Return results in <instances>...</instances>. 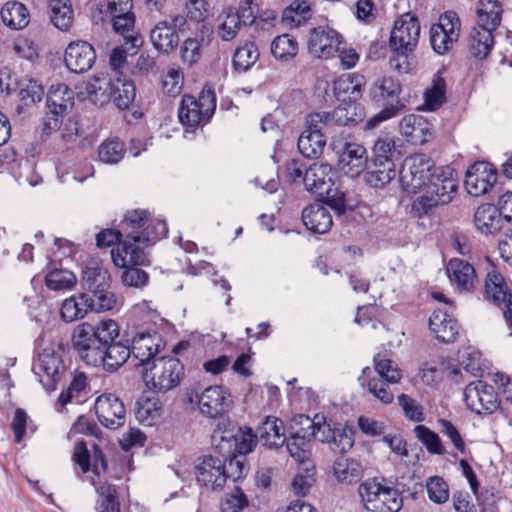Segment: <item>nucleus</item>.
Instances as JSON below:
<instances>
[{"label": "nucleus", "mask_w": 512, "mask_h": 512, "mask_svg": "<svg viewBox=\"0 0 512 512\" xmlns=\"http://www.w3.org/2000/svg\"><path fill=\"white\" fill-rule=\"evenodd\" d=\"M149 212L136 209L128 211L120 223L124 240L121 247L111 251L116 266H125L127 263L148 264L147 255L141 247L142 230L148 222Z\"/></svg>", "instance_id": "f257e3e1"}, {"label": "nucleus", "mask_w": 512, "mask_h": 512, "mask_svg": "<svg viewBox=\"0 0 512 512\" xmlns=\"http://www.w3.org/2000/svg\"><path fill=\"white\" fill-rule=\"evenodd\" d=\"M458 191V182L452 176V169L439 167L434 170L423 193L417 197L411 207L412 213L422 218L435 208L449 204Z\"/></svg>", "instance_id": "f03ea898"}, {"label": "nucleus", "mask_w": 512, "mask_h": 512, "mask_svg": "<svg viewBox=\"0 0 512 512\" xmlns=\"http://www.w3.org/2000/svg\"><path fill=\"white\" fill-rule=\"evenodd\" d=\"M132 0H107L106 3L97 5V10L104 17H109L114 31L125 40V44H130L135 51L143 45V38L135 30V14L132 11Z\"/></svg>", "instance_id": "7ed1b4c3"}, {"label": "nucleus", "mask_w": 512, "mask_h": 512, "mask_svg": "<svg viewBox=\"0 0 512 512\" xmlns=\"http://www.w3.org/2000/svg\"><path fill=\"white\" fill-rule=\"evenodd\" d=\"M401 90L400 82L391 76H383L374 81L369 89V96L372 101L384 108L367 120L366 129H373L381 122L397 115L404 107L400 101Z\"/></svg>", "instance_id": "20e7f679"}, {"label": "nucleus", "mask_w": 512, "mask_h": 512, "mask_svg": "<svg viewBox=\"0 0 512 512\" xmlns=\"http://www.w3.org/2000/svg\"><path fill=\"white\" fill-rule=\"evenodd\" d=\"M359 495L367 510L372 512H399L403 498L383 477L368 478L359 485Z\"/></svg>", "instance_id": "39448f33"}, {"label": "nucleus", "mask_w": 512, "mask_h": 512, "mask_svg": "<svg viewBox=\"0 0 512 512\" xmlns=\"http://www.w3.org/2000/svg\"><path fill=\"white\" fill-rule=\"evenodd\" d=\"M184 377V365L174 357H158L143 369L146 386L155 392L166 393L176 388Z\"/></svg>", "instance_id": "423d86ee"}, {"label": "nucleus", "mask_w": 512, "mask_h": 512, "mask_svg": "<svg viewBox=\"0 0 512 512\" xmlns=\"http://www.w3.org/2000/svg\"><path fill=\"white\" fill-rule=\"evenodd\" d=\"M438 168L426 154H415L405 159L399 172L401 188L408 194L423 193L434 170Z\"/></svg>", "instance_id": "0eeeda50"}, {"label": "nucleus", "mask_w": 512, "mask_h": 512, "mask_svg": "<svg viewBox=\"0 0 512 512\" xmlns=\"http://www.w3.org/2000/svg\"><path fill=\"white\" fill-rule=\"evenodd\" d=\"M216 109V96L212 90H202L198 98L186 94L182 97L178 117L184 126L195 128L207 123Z\"/></svg>", "instance_id": "6e6552de"}, {"label": "nucleus", "mask_w": 512, "mask_h": 512, "mask_svg": "<svg viewBox=\"0 0 512 512\" xmlns=\"http://www.w3.org/2000/svg\"><path fill=\"white\" fill-rule=\"evenodd\" d=\"M185 396L188 403L198 405L202 415L212 419L221 417L230 405V394L223 386H210L201 393L188 389Z\"/></svg>", "instance_id": "1a4fd4ad"}, {"label": "nucleus", "mask_w": 512, "mask_h": 512, "mask_svg": "<svg viewBox=\"0 0 512 512\" xmlns=\"http://www.w3.org/2000/svg\"><path fill=\"white\" fill-rule=\"evenodd\" d=\"M483 297L503 311L506 324L512 334V289L504 276L495 268L486 275Z\"/></svg>", "instance_id": "9d476101"}, {"label": "nucleus", "mask_w": 512, "mask_h": 512, "mask_svg": "<svg viewBox=\"0 0 512 512\" xmlns=\"http://www.w3.org/2000/svg\"><path fill=\"white\" fill-rule=\"evenodd\" d=\"M329 127L319 113H311L306 118V129L298 138L299 152L308 159L319 158L326 146V132Z\"/></svg>", "instance_id": "9b49d317"}, {"label": "nucleus", "mask_w": 512, "mask_h": 512, "mask_svg": "<svg viewBox=\"0 0 512 512\" xmlns=\"http://www.w3.org/2000/svg\"><path fill=\"white\" fill-rule=\"evenodd\" d=\"M420 23L418 18L405 13L399 17L391 31L389 45L393 51L409 54L415 49L420 37Z\"/></svg>", "instance_id": "f8f14e48"}, {"label": "nucleus", "mask_w": 512, "mask_h": 512, "mask_svg": "<svg viewBox=\"0 0 512 512\" xmlns=\"http://www.w3.org/2000/svg\"><path fill=\"white\" fill-rule=\"evenodd\" d=\"M72 345L88 365L95 367L100 361L102 350L106 347L101 342V338L95 335L93 324L88 322H83L74 328Z\"/></svg>", "instance_id": "ddd939ff"}, {"label": "nucleus", "mask_w": 512, "mask_h": 512, "mask_svg": "<svg viewBox=\"0 0 512 512\" xmlns=\"http://www.w3.org/2000/svg\"><path fill=\"white\" fill-rule=\"evenodd\" d=\"M33 371L47 391H54L66 372V366L61 354L54 350L44 349L34 362Z\"/></svg>", "instance_id": "4468645a"}, {"label": "nucleus", "mask_w": 512, "mask_h": 512, "mask_svg": "<svg viewBox=\"0 0 512 512\" xmlns=\"http://www.w3.org/2000/svg\"><path fill=\"white\" fill-rule=\"evenodd\" d=\"M95 413L99 422L106 428L116 430L126 421V408L123 401L113 393H103L97 397Z\"/></svg>", "instance_id": "2eb2a0df"}, {"label": "nucleus", "mask_w": 512, "mask_h": 512, "mask_svg": "<svg viewBox=\"0 0 512 512\" xmlns=\"http://www.w3.org/2000/svg\"><path fill=\"white\" fill-rule=\"evenodd\" d=\"M467 407L477 413H492L499 407L497 395L492 385L482 380L469 383L464 389Z\"/></svg>", "instance_id": "dca6fc26"}, {"label": "nucleus", "mask_w": 512, "mask_h": 512, "mask_svg": "<svg viewBox=\"0 0 512 512\" xmlns=\"http://www.w3.org/2000/svg\"><path fill=\"white\" fill-rule=\"evenodd\" d=\"M197 482L212 491H221L225 486V460L219 456L203 455L195 466Z\"/></svg>", "instance_id": "f3484780"}, {"label": "nucleus", "mask_w": 512, "mask_h": 512, "mask_svg": "<svg viewBox=\"0 0 512 512\" xmlns=\"http://www.w3.org/2000/svg\"><path fill=\"white\" fill-rule=\"evenodd\" d=\"M295 422L301 427L291 432L285 442L286 447L291 457L302 464H306L310 454L309 442L315 436L314 424L311 418L306 415H299Z\"/></svg>", "instance_id": "a211bd4d"}, {"label": "nucleus", "mask_w": 512, "mask_h": 512, "mask_svg": "<svg viewBox=\"0 0 512 512\" xmlns=\"http://www.w3.org/2000/svg\"><path fill=\"white\" fill-rule=\"evenodd\" d=\"M183 22H185L183 17L176 16L172 22L159 21L150 30V42L158 53L169 55L177 49L180 38L176 27Z\"/></svg>", "instance_id": "6ab92c4d"}, {"label": "nucleus", "mask_w": 512, "mask_h": 512, "mask_svg": "<svg viewBox=\"0 0 512 512\" xmlns=\"http://www.w3.org/2000/svg\"><path fill=\"white\" fill-rule=\"evenodd\" d=\"M497 181V171L492 164L478 161L471 165L465 175V187L472 196L486 194Z\"/></svg>", "instance_id": "aec40b11"}, {"label": "nucleus", "mask_w": 512, "mask_h": 512, "mask_svg": "<svg viewBox=\"0 0 512 512\" xmlns=\"http://www.w3.org/2000/svg\"><path fill=\"white\" fill-rule=\"evenodd\" d=\"M161 337L156 332L142 331L136 333L130 345V355L139 362L135 366H150L161 346Z\"/></svg>", "instance_id": "412c9836"}, {"label": "nucleus", "mask_w": 512, "mask_h": 512, "mask_svg": "<svg viewBox=\"0 0 512 512\" xmlns=\"http://www.w3.org/2000/svg\"><path fill=\"white\" fill-rule=\"evenodd\" d=\"M342 43V36L334 29L317 27L310 32L309 52L318 58L334 56Z\"/></svg>", "instance_id": "4be33fe9"}, {"label": "nucleus", "mask_w": 512, "mask_h": 512, "mask_svg": "<svg viewBox=\"0 0 512 512\" xmlns=\"http://www.w3.org/2000/svg\"><path fill=\"white\" fill-rule=\"evenodd\" d=\"M65 64L74 73H84L92 68L96 52L86 41L71 42L65 50Z\"/></svg>", "instance_id": "5701e85b"}, {"label": "nucleus", "mask_w": 512, "mask_h": 512, "mask_svg": "<svg viewBox=\"0 0 512 512\" xmlns=\"http://www.w3.org/2000/svg\"><path fill=\"white\" fill-rule=\"evenodd\" d=\"M338 107L331 112H318L328 127L331 125L353 126L364 119V109L355 101H340Z\"/></svg>", "instance_id": "b1692460"}, {"label": "nucleus", "mask_w": 512, "mask_h": 512, "mask_svg": "<svg viewBox=\"0 0 512 512\" xmlns=\"http://www.w3.org/2000/svg\"><path fill=\"white\" fill-rule=\"evenodd\" d=\"M446 272L450 282L460 292H472L477 283L475 268L468 261L453 258L446 266Z\"/></svg>", "instance_id": "393cba45"}, {"label": "nucleus", "mask_w": 512, "mask_h": 512, "mask_svg": "<svg viewBox=\"0 0 512 512\" xmlns=\"http://www.w3.org/2000/svg\"><path fill=\"white\" fill-rule=\"evenodd\" d=\"M429 328L443 343H452L459 334V324L455 318L441 309L435 310L429 318Z\"/></svg>", "instance_id": "a878e982"}, {"label": "nucleus", "mask_w": 512, "mask_h": 512, "mask_svg": "<svg viewBox=\"0 0 512 512\" xmlns=\"http://www.w3.org/2000/svg\"><path fill=\"white\" fill-rule=\"evenodd\" d=\"M366 165V149L357 143H346L339 156L340 169L354 177L358 176Z\"/></svg>", "instance_id": "bb28decb"}, {"label": "nucleus", "mask_w": 512, "mask_h": 512, "mask_svg": "<svg viewBox=\"0 0 512 512\" xmlns=\"http://www.w3.org/2000/svg\"><path fill=\"white\" fill-rule=\"evenodd\" d=\"M332 166L328 163H313L305 169L303 183L307 191L324 195V190L332 184Z\"/></svg>", "instance_id": "cd10ccee"}, {"label": "nucleus", "mask_w": 512, "mask_h": 512, "mask_svg": "<svg viewBox=\"0 0 512 512\" xmlns=\"http://www.w3.org/2000/svg\"><path fill=\"white\" fill-rule=\"evenodd\" d=\"M400 132L408 142L423 144L431 135L430 123L421 115H406L400 122Z\"/></svg>", "instance_id": "c85d7f7f"}, {"label": "nucleus", "mask_w": 512, "mask_h": 512, "mask_svg": "<svg viewBox=\"0 0 512 512\" xmlns=\"http://www.w3.org/2000/svg\"><path fill=\"white\" fill-rule=\"evenodd\" d=\"M302 221L308 230L319 234L328 232L333 225L330 212L321 203H313L304 208Z\"/></svg>", "instance_id": "c756f323"}, {"label": "nucleus", "mask_w": 512, "mask_h": 512, "mask_svg": "<svg viewBox=\"0 0 512 512\" xmlns=\"http://www.w3.org/2000/svg\"><path fill=\"white\" fill-rule=\"evenodd\" d=\"M81 281L83 288L93 294L98 290L110 288L111 276L100 263L90 261L82 270Z\"/></svg>", "instance_id": "7c9ffc66"}, {"label": "nucleus", "mask_w": 512, "mask_h": 512, "mask_svg": "<svg viewBox=\"0 0 512 512\" xmlns=\"http://www.w3.org/2000/svg\"><path fill=\"white\" fill-rule=\"evenodd\" d=\"M365 83L364 76L358 73L342 76L334 82V95L339 101H355L362 97V87Z\"/></svg>", "instance_id": "2f4dec72"}, {"label": "nucleus", "mask_w": 512, "mask_h": 512, "mask_svg": "<svg viewBox=\"0 0 512 512\" xmlns=\"http://www.w3.org/2000/svg\"><path fill=\"white\" fill-rule=\"evenodd\" d=\"M257 431L260 441L269 448L282 447L287 440L283 421L273 416H267Z\"/></svg>", "instance_id": "473e14b6"}, {"label": "nucleus", "mask_w": 512, "mask_h": 512, "mask_svg": "<svg viewBox=\"0 0 512 512\" xmlns=\"http://www.w3.org/2000/svg\"><path fill=\"white\" fill-rule=\"evenodd\" d=\"M258 436L254 435L251 430L248 432H239L236 435H225L223 432L220 435V442L215 445L216 449L219 450V453L227 446V452H234L237 455H243L246 457L248 453H250L254 447L256 446V438Z\"/></svg>", "instance_id": "72a5a7b5"}, {"label": "nucleus", "mask_w": 512, "mask_h": 512, "mask_svg": "<svg viewBox=\"0 0 512 512\" xmlns=\"http://www.w3.org/2000/svg\"><path fill=\"white\" fill-rule=\"evenodd\" d=\"M396 176L394 161L378 162L371 160L364 174V180L372 188H384Z\"/></svg>", "instance_id": "f704fd0d"}, {"label": "nucleus", "mask_w": 512, "mask_h": 512, "mask_svg": "<svg viewBox=\"0 0 512 512\" xmlns=\"http://www.w3.org/2000/svg\"><path fill=\"white\" fill-rule=\"evenodd\" d=\"M130 356L129 344H125L122 341L114 342L102 350L97 366H102L108 372H115Z\"/></svg>", "instance_id": "c9c22d12"}, {"label": "nucleus", "mask_w": 512, "mask_h": 512, "mask_svg": "<svg viewBox=\"0 0 512 512\" xmlns=\"http://www.w3.org/2000/svg\"><path fill=\"white\" fill-rule=\"evenodd\" d=\"M474 222L478 230L484 234H495L502 228L503 217L497 206L483 204L474 214Z\"/></svg>", "instance_id": "e433bc0d"}, {"label": "nucleus", "mask_w": 512, "mask_h": 512, "mask_svg": "<svg viewBox=\"0 0 512 512\" xmlns=\"http://www.w3.org/2000/svg\"><path fill=\"white\" fill-rule=\"evenodd\" d=\"M372 369L365 367L362 370L361 376L358 381L362 387L366 388L376 399L383 404H391L394 401V394L389 389V382L383 379H377L376 376H371Z\"/></svg>", "instance_id": "4c0bfd02"}, {"label": "nucleus", "mask_w": 512, "mask_h": 512, "mask_svg": "<svg viewBox=\"0 0 512 512\" xmlns=\"http://www.w3.org/2000/svg\"><path fill=\"white\" fill-rule=\"evenodd\" d=\"M493 29L479 26L474 28L468 39V48L471 55L477 59H485L493 45Z\"/></svg>", "instance_id": "58836bf2"}, {"label": "nucleus", "mask_w": 512, "mask_h": 512, "mask_svg": "<svg viewBox=\"0 0 512 512\" xmlns=\"http://www.w3.org/2000/svg\"><path fill=\"white\" fill-rule=\"evenodd\" d=\"M90 301L89 293H80L79 295L67 298L62 303L60 309L62 319L67 323H71L84 318L91 311Z\"/></svg>", "instance_id": "ea45409f"}, {"label": "nucleus", "mask_w": 512, "mask_h": 512, "mask_svg": "<svg viewBox=\"0 0 512 512\" xmlns=\"http://www.w3.org/2000/svg\"><path fill=\"white\" fill-rule=\"evenodd\" d=\"M3 23L14 30L25 28L30 22L26 6L20 2H7L0 12Z\"/></svg>", "instance_id": "a19ab883"}, {"label": "nucleus", "mask_w": 512, "mask_h": 512, "mask_svg": "<svg viewBox=\"0 0 512 512\" xmlns=\"http://www.w3.org/2000/svg\"><path fill=\"white\" fill-rule=\"evenodd\" d=\"M73 99V91L66 84L51 86L47 94L48 112L54 116L63 115Z\"/></svg>", "instance_id": "79ce46f5"}, {"label": "nucleus", "mask_w": 512, "mask_h": 512, "mask_svg": "<svg viewBox=\"0 0 512 512\" xmlns=\"http://www.w3.org/2000/svg\"><path fill=\"white\" fill-rule=\"evenodd\" d=\"M96 493V512H121V504L115 485L106 481L102 482L96 486Z\"/></svg>", "instance_id": "37998d69"}, {"label": "nucleus", "mask_w": 512, "mask_h": 512, "mask_svg": "<svg viewBox=\"0 0 512 512\" xmlns=\"http://www.w3.org/2000/svg\"><path fill=\"white\" fill-rule=\"evenodd\" d=\"M110 97L119 109H128L136 96L134 83L129 79L117 77L109 81Z\"/></svg>", "instance_id": "c03bdc74"}, {"label": "nucleus", "mask_w": 512, "mask_h": 512, "mask_svg": "<svg viewBox=\"0 0 512 512\" xmlns=\"http://www.w3.org/2000/svg\"><path fill=\"white\" fill-rule=\"evenodd\" d=\"M333 472L339 482L351 484L361 478L363 467L357 460L341 455L334 462Z\"/></svg>", "instance_id": "a18cd8bd"}, {"label": "nucleus", "mask_w": 512, "mask_h": 512, "mask_svg": "<svg viewBox=\"0 0 512 512\" xmlns=\"http://www.w3.org/2000/svg\"><path fill=\"white\" fill-rule=\"evenodd\" d=\"M478 25L495 30L501 23L502 7L498 0H479Z\"/></svg>", "instance_id": "49530a36"}, {"label": "nucleus", "mask_w": 512, "mask_h": 512, "mask_svg": "<svg viewBox=\"0 0 512 512\" xmlns=\"http://www.w3.org/2000/svg\"><path fill=\"white\" fill-rule=\"evenodd\" d=\"M51 22L60 30H68L72 24L73 10L70 0H50Z\"/></svg>", "instance_id": "de8ad7c7"}, {"label": "nucleus", "mask_w": 512, "mask_h": 512, "mask_svg": "<svg viewBox=\"0 0 512 512\" xmlns=\"http://www.w3.org/2000/svg\"><path fill=\"white\" fill-rule=\"evenodd\" d=\"M374 370L377 374V379H383L391 384L400 382L402 378L401 370L398 364L393 360L386 358L380 353L376 354L373 359Z\"/></svg>", "instance_id": "09e8293b"}, {"label": "nucleus", "mask_w": 512, "mask_h": 512, "mask_svg": "<svg viewBox=\"0 0 512 512\" xmlns=\"http://www.w3.org/2000/svg\"><path fill=\"white\" fill-rule=\"evenodd\" d=\"M259 50L255 43L248 42L238 47L233 55V67L238 72H247L258 60Z\"/></svg>", "instance_id": "8fccbe9b"}, {"label": "nucleus", "mask_w": 512, "mask_h": 512, "mask_svg": "<svg viewBox=\"0 0 512 512\" xmlns=\"http://www.w3.org/2000/svg\"><path fill=\"white\" fill-rule=\"evenodd\" d=\"M271 52L275 58L288 61L296 56L298 43L289 34H282L272 41Z\"/></svg>", "instance_id": "3c124183"}, {"label": "nucleus", "mask_w": 512, "mask_h": 512, "mask_svg": "<svg viewBox=\"0 0 512 512\" xmlns=\"http://www.w3.org/2000/svg\"><path fill=\"white\" fill-rule=\"evenodd\" d=\"M311 17V8L306 1H293L283 11L282 21L286 25L298 27Z\"/></svg>", "instance_id": "603ef678"}, {"label": "nucleus", "mask_w": 512, "mask_h": 512, "mask_svg": "<svg viewBox=\"0 0 512 512\" xmlns=\"http://www.w3.org/2000/svg\"><path fill=\"white\" fill-rule=\"evenodd\" d=\"M220 24L217 34L223 41H232L239 33L241 25L239 17L232 14V7H229L219 15Z\"/></svg>", "instance_id": "864d4df0"}, {"label": "nucleus", "mask_w": 512, "mask_h": 512, "mask_svg": "<svg viewBox=\"0 0 512 512\" xmlns=\"http://www.w3.org/2000/svg\"><path fill=\"white\" fill-rule=\"evenodd\" d=\"M126 152L125 145L118 138L105 140L98 148L99 159L103 163L116 164Z\"/></svg>", "instance_id": "5fc2aeb1"}, {"label": "nucleus", "mask_w": 512, "mask_h": 512, "mask_svg": "<svg viewBox=\"0 0 512 512\" xmlns=\"http://www.w3.org/2000/svg\"><path fill=\"white\" fill-rule=\"evenodd\" d=\"M168 233V227L164 220L149 218L145 228L142 230L141 247L154 244L158 240L164 238Z\"/></svg>", "instance_id": "6e6d98bb"}, {"label": "nucleus", "mask_w": 512, "mask_h": 512, "mask_svg": "<svg viewBox=\"0 0 512 512\" xmlns=\"http://www.w3.org/2000/svg\"><path fill=\"white\" fill-rule=\"evenodd\" d=\"M417 439L426 447L429 453L435 455H443L446 450L437 433L424 425H417L414 428Z\"/></svg>", "instance_id": "4d7b16f0"}, {"label": "nucleus", "mask_w": 512, "mask_h": 512, "mask_svg": "<svg viewBox=\"0 0 512 512\" xmlns=\"http://www.w3.org/2000/svg\"><path fill=\"white\" fill-rule=\"evenodd\" d=\"M18 95L25 105L41 101L44 89L41 84L31 78H22L18 84Z\"/></svg>", "instance_id": "13d9d810"}, {"label": "nucleus", "mask_w": 512, "mask_h": 512, "mask_svg": "<svg viewBox=\"0 0 512 512\" xmlns=\"http://www.w3.org/2000/svg\"><path fill=\"white\" fill-rule=\"evenodd\" d=\"M160 409L161 403L157 398H142L137 402L135 415L140 422L150 426L160 415Z\"/></svg>", "instance_id": "bf43d9fd"}, {"label": "nucleus", "mask_w": 512, "mask_h": 512, "mask_svg": "<svg viewBox=\"0 0 512 512\" xmlns=\"http://www.w3.org/2000/svg\"><path fill=\"white\" fill-rule=\"evenodd\" d=\"M222 459L225 460V482L228 479L238 481L247 473L246 457L243 455L230 452L227 456L223 455Z\"/></svg>", "instance_id": "052dcab7"}, {"label": "nucleus", "mask_w": 512, "mask_h": 512, "mask_svg": "<svg viewBox=\"0 0 512 512\" xmlns=\"http://www.w3.org/2000/svg\"><path fill=\"white\" fill-rule=\"evenodd\" d=\"M446 81L439 74L435 75L432 87L427 89L424 97L427 106L431 110L440 107L446 100Z\"/></svg>", "instance_id": "680f3d73"}, {"label": "nucleus", "mask_w": 512, "mask_h": 512, "mask_svg": "<svg viewBox=\"0 0 512 512\" xmlns=\"http://www.w3.org/2000/svg\"><path fill=\"white\" fill-rule=\"evenodd\" d=\"M45 283L50 290L71 289L76 283V277L68 270L56 269L47 274Z\"/></svg>", "instance_id": "e2e57ef3"}, {"label": "nucleus", "mask_w": 512, "mask_h": 512, "mask_svg": "<svg viewBox=\"0 0 512 512\" xmlns=\"http://www.w3.org/2000/svg\"><path fill=\"white\" fill-rule=\"evenodd\" d=\"M320 197L322 198V202L333 209L337 215H342L346 212L347 205L345 192L334 183L328 185L324 190V195Z\"/></svg>", "instance_id": "0e129e2a"}, {"label": "nucleus", "mask_w": 512, "mask_h": 512, "mask_svg": "<svg viewBox=\"0 0 512 512\" xmlns=\"http://www.w3.org/2000/svg\"><path fill=\"white\" fill-rule=\"evenodd\" d=\"M140 264L127 263L122 273L121 279L124 285L135 288H142L148 284L149 275L146 271L138 268Z\"/></svg>", "instance_id": "69168bd1"}, {"label": "nucleus", "mask_w": 512, "mask_h": 512, "mask_svg": "<svg viewBox=\"0 0 512 512\" xmlns=\"http://www.w3.org/2000/svg\"><path fill=\"white\" fill-rule=\"evenodd\" d=\"M91 311L104 312L116 307L118 299L109 288L98 290L90 295Z\"/></svg>", "instance_id": "338daca9"}, {"label": "nucleus", "mask_w": 512, "mask_h": 512, "mask_svg": "<svg viewBox=\"0 0 512 512\" xmlns=\"http://www.w3.org/2000/svg\"><path fill=\"white\" fill-rule=\"evenodd\" d=\"M249 502L241 488L235 487L234 491L227 494L221 501L222 512H242Z\"/></svg>", "instance_id": "774afa93"}]
</instances>
